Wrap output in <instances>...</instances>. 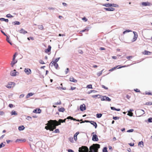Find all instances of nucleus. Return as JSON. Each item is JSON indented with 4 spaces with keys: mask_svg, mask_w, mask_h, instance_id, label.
I'll return each mask as SVG.
<instances>
[{
    "mask_svg": "<svg viewBox=\"0 0 152 152\" xmlns=\"http://www.w3.org/2000/svg\"><path fill=\"white\" fill-rule=\"evenodd\" d=\"M100 145L98 144H94L89 148V151L87 147L82 146L79 148V152H98Z\"/></svg>",
    "mask_w": 152,
    "mask_h": 152,
    "instance_id": "nucleus-1",
    "label": "nucleus"
},
{
    "mask_svg": "<svg viewBox=\"0 0 152 152\" xmlns=\"http://www.w3.org/2000/svg\"><path fill=\"white\" fill-rule=\"evenodd\" d=\"M49 126V130L53 131L54 129H56V126L60 125V124H58V121L56 120H50L48 121Z\"/></svg>",
    "mask_w": 152,
    "mask_h": 152,
    "instance_id": "nucleus-2",
    "label": "nucleus"
},
{
    "mask_svg": "<svg viewBox=\"0 0 152 152\" xmlns=\"http://www.w3.org/2000/svg\"><path fill=\"white\" fill-rule=\"evenodd\" d=\"M103 5L106 7H118V5L115 4H111L110 3H107Z\"/></svg>",
    "mask_w": 152,
    "mask_h": 152,
    "instance_id": "nucleus-3",
    "label": "nucleus"
},
{
    "mask_svg": "<svg viewBox=\"0 0 152 152\" xmlns=\"http://www.w3.org/2000/svg\"><path fill=\"white\" fill-rule=\"evenodd\" d=\"M15 83L13 82H10L6 86V87L8 88H11L15 86Z\"/></svg>",
    "mask_w": 152,
    "mask_h": 152,
    "instance_id": "nucleus-4",
    "label": "nucleus"
},
{
    "mask_svg": "<svg viewBox=\"0 0 152 152\" xmlns=\"http://www.w3.org/2000/svg\"><path fill=\"white\" fill-rule=\"evenodd\" d=\"M142 6H151L152 5V4L149 2L147 1L146 2H142Z\"/></svg>",
    "mask_w": 152,
    "mask_h": 152,
    "instance_id": "nucleus-5",
    "label": "nucleus"
},
{
    "mask_svg": "<svg viewBox=\"0 0 152 152\" xmlns=\"http://www.w3.org/2000/svg\"><path fill=\"white\" fill-rule=\"evenodd\" d=\"M133 33L134 34V36L132 40V42L135 41L138 37V35L136 32L133 31Z\"/></svg>",
    "mask_w": 152,
    "mask_h": 152,
    "instance_id": "nucleus-6",
    "label": "nucleus"
},
{
    "mask_svg": "<svg viewBox=\"0 0 152 152\" xmlns=\"http://www.w3.org/2000/svg\"><path fill=\"white\" fill-rule=\"evenodd\" d=\"M101 101H111V99L109 98L108 97H107L106 96H104L102 97V98H101Z\"/></svg>",
    "mask_w": 152,
    "mask_h": 152,
    "instance_id": "nucleus-7",
    "label": "nucleus"
},
{
    "mask_svg": "<svg viewBox=\"0 0 152 152\" xmlns=\"http://www.w3.org/2000/svg\"><path fill=\"white\" fill-rule=\"evenodd\" d=\"M25 73L27 75H28L31 73V70L28 68H25L24 70Z\"/></svg>",
    "mask_w": 152,
    "mask_h": 152,
    "instance_id": "nucleus-8",
    "label": "nucleus"
},
{
    "mask_svg": "<svg viewBox=\"0 0 152 152\" xmlns=\"http://www.w3.org/2000/svg\"><path fill=\"white\" fill-rule=\"evenodd\" d=\"M17 73L18 74V72L16 71L15 69H14L11 72L10 74L12 76H15L17 75Z\"/></svg>",
    "mask_w": 152,
    "mask_h": 152,
    "instance_id": "nucleus-9",
    "label": "nucleus"
},
{
    "mask_svg": "<svg viewBox=\"0 0 152 152\" xmlns=\"http://www.w3.org/2000/svg\"><path fill=\"white\" fill-rule=\"evenodd\" d=\"M80 110L83 111L86 109V107L85 105L83 104H81L80 106Z\"/></svg>",
    "mask_w": 152,
    "mask_h": 152,
    "instance_id": "nucleus-10",
    "label": "nucleus"
},
{
    "mask_svg": "<svg viewBox=\"0 0 152 152\" xmlns=\"http://www.w3.org/2000/svg\"><path fill=\"white\" fill-rule=\"evenodd\" d=\"M92 140L93 141H98L99 139L97 136L96 134H94L93 135Z\"/></svg>",
    "mask_w": 152,
    "mask_h": 152,
    "instance_id": "nucleus-11",
    "label": "nucleus"
},
{
    "mask_svg": "<svg viewBox=\"0 0 152 152\" xmlns=\"http://www.w3.org/2000/svg\"><path fill=\"white\" fill-rule=\"evenodd\" d=\"M89 122L92 125L94 126L95 128H96L97 127V125L96 123L94 121H90Z\"/></svg>",
    "mask_w": 152,
    "mask_h": 152,
    "instance_id": "nucleus-12",
    "label": "nucleus"
},
{
    "mask_svg": "<svg viewBox=\"0 0 152 152\" xmlns=\"http://www.w3.org/2000/svg\"><path fill=\"white\" fill-rule=\"evenodd\" d=\"M19 31L20 33L23 34H25L27 33V31H25L23 28H21V29Z\"/></svg>",
    "mask_w": 152,
    "mask_h": 152,
    "instance_id": "nucleus-13",
    "label": "nucleus"
},
{
    "mask_svg": "<svg viewBox=\"0 0 152 152\" xmlns=\"http://www.w3.org/2000/svg\"><path fill=\"white\" fill-rule=\"evenodd\" d=\"M41 112V110L39 108L35 109L33 111V113H40Z\"/></svg>",
    "mask_w": 152,
    "mask_h": 152,
    "instance_id": "nucleus-14",
    "label": "nucleus"
},
{
    "mask_svg": "<svg viewBox=\"0 0 152 152\" xmlns=\"http://www.w3.org/2000/svg\"><path fill=\"white\" fill-rule=\"evenodd\" d=\"M69 81L71 82H73L74 83H76L77 80L75 79L74 77H71L69 78Z\"/></svg>",
    "mask_w": 152,
    "mask_h": 152,
    "instance_id": "nucleus-15",
    "label": "nucleus"
},
{
    "mask_svg": "<svg viewBox=\"0 0 152 152\" xmlns=\"http://www.w3.org/2000/svg\"><path fill=\"white\" fill-rule=\"evenodd\" d=\"M67 119H71V120H73L74 121H79L80 120H77L75 118H73V117L69 116H68L67 118Z\"/></svg>",
    "mask_w": 152,
    "mask_h": 152,
    "instance_id": "nucleus-16",
    "label": "nucleus"
},
{
    "mask_svg": "<svg viewBox=\"0 0 152 152\" xmlns=\"http://www.w3.org/2000/svg\"><path fill=\"white\" fill-rule=\"evenodd\" d=\"M137 112L138 113H140L141 115H142L144 114L145 113L144 111L143 110L141 109H139L137 110Z\"/></svg>",
    "mask_w": 152,
    "mask_h": 152,
    "instance_id": "nucleus-17",
    "label": "nucleus"
},
{
    "mask_svg": "<svg viewBox=\"0 0 152 152\" xmlns=\"http://www.w3.org/2000/svg\"><path fill=\"white\" fill-rule=\"evenodd\" d=\"M107 11H113L115 9L111 7L108 8H104Z\"/></svg>",
    "mask_w": 152,
    "mask_h": 152,
    "instance_id": "nucleus-18",
    "label": "nucleus"
},
{
    "mask_svg": "<svg viewBox=\"0 0 152 152\" xmlns=\"http://www.w3.org/2000/svg\"><path fill=\"white\" fill-rule=\"evenodd\" d=\"M51 46L49 45L47 49L45 50V52L46 53H48L50 51L51 49Z\"/></svg>",
    "mask_w": 152,
    "mask_h": 152,
    "instance_id": "nucleus-19",
    "label": "nucleus"
},
{
    "mask_svg": "<svg viewBox=\"0 0 152 152\" xmlns=\"http://www.w3.org/2000/svg\"><path fill=\"white\" fill-rule=\"evenodd\" d=\"M17 62V61L16 60H13L11 63V65L12 67H13L14 65Z\"/></svg>",
    "mask_w": 152,
    "mask_h": 152,
    "instance_id": "nucleus-20",
    "label": "nucleus"
},
{
    "mask_svg": "<svg viewBox=\"0 0 152 152\" xmlns=\"http://www.w3.org/2000/svg\"><path fill=\"white\" fill-rule=\"evenodd\" d=\"M66 119H67V118L66 119H65L64 120L61 119H59L58 121V124H61V123L65 122Z\"/></svg>",
    "mask_w": 152,
    "mask_h": 152,
    "instance_id": "nucleus-21",
    "label": "nucleus"
},
{
    "mask_svg": "<svg viewBox=\"0 0 152 152\" xmlns=\"http://www.w3.org/2000/svg\"><path fill=\"white\" fill-rule=\"evenodd\" d=\"M79 134V132H77L74 135V139L75 141H76L77 140V136Z\"/></svg>",
    "mask_w": 152,
    "mask_h": 152,
    "instance_id": "nucleus-22",
    "label": "nucleus"
},
{
    "mask_svg": "<svg viewBox=\"0 0 152 152\" xmlns=\"http://www.w3.org/2000/svg\"><path fill=\"white\" fill-rule=\"evenodd\" d=\"M34 94H33L32 93H30L28 94L27 95L26 98H28L30 97V96H32Z\"/></svg>",
    "mask_w": 152,
    "mask_h": 152,
    "instance_id": "nucleus-23",
    "label": "nucleus"
},
{
    "mask_svg": "<svg viewBox=\"0 0 152 152\" xmlns=\"http://www.w3.org/2000/svg\"><path fill=\"white\" fill-rule=\"evenodd\" d=\"M25 129L24 127L23 126H21L18 127V130L19 131H22L24 130Z\"/></svg>",
    "mask_w": 152,
    "mask_h": 152,
    "instance_id": "nucleus-24",
    "label": "nucleus"
},
{
    "mask_svg": "<svg viewBox=\"0 0 152 152\" xmlns=\"http://www.w3.org/2000/svg\"><path fill=\"white\" fill-rule=\"evenodd\" d=\"M0 20L1 21H5L7 22L8 21V19H5L3 18H0Z\"/></svg>",
    "mask_w": 152,
    "mask_h": 152,
    "instance_id": "nucleus-25",
    "label": "nucleus"
},
{
    "mask_svg": "<svg viewBox=\"0 0 152 152\" xmlns=\"http://www.w3.org/2000/svg\"><path fill=\"white\" fill-rule=\"evenodd\" d=\"M52 64L54 66L56 69H58V64L57 63H52Z\"/></svg>",
    "mask_w": 152,
    "mask_h": 152,
    "instance_id": "nucleus-26",
    "label": "nucleus"
},
{
    "mask_svg": "<svg viewBox=\"0 0 152 152\" xmlns=\"http://www.w3.org/2000/svg\"><path fill=\"white\" fill-rule=\"evenodd\" d=\"M88 27H86L85 29L81 31H80V32L81 33V32H85V31H88Z\"/></svg>",
    "mask_w": 152,
    "mask_h": 152,
    "instance_id": "nucleus-27",
    "label": "nucleus"
},
{
    "mask_svg": "<svg viewBox=\"0 0 152 152\" xmlns=\"http://www.w3.org/2000/svg\"><path fill=\"white\" fill-rule=\"evenodd\" d=\"M143 54L145 55H148L149 53H151V52L149 51L145 50L143 52Z\"/></svg>",
    "mask_w": 152,
    "mask_h": 152,
    "instance_id": "nucleus-28",
    "label": "nucleus"
},
{
    "mask_svg": "<svg viewBox=\"0 0 152 152\" xmlns=\"http://www.w3.org/2000/svg\"><path fill=\"white\" fill-rule=\"evenodd\" d=\"M58 110L59 112H63L65 111V109L64 108L61 107L59 108Z\"/></svg>",
    "mask_w": 152,
    "mask_h": 152,
    "instance_id": "nucleus-29",
    "label": "nucleus"
},
{
    "mask_svg": "<svg viewBox=\"0 0 152 152\" xmlns=\"http://www.w3.org/2000/svg\"><path fill=\"white\" fill-rule=\"evenodd\" d=\"M17 115V113L14 110H12L11 112V115Z\"/></svg>",
    "mask_w": 152,
    "mask_h": 152,
    "instance_id": "nucleus-30",
    "label": "nucleus"
},
{
    "mask_svg": "<svg viewBox=\"0 0 152 152\" xmlns=\"http://www.w3.org/2000/svg\"><path fill=\"white\" fill-rule=\"evenodd\" d=\"M102 114L101 113H98L96 114V116L97 118H101L102 116Z\"/></svg>",
    "mask_w": 152,
    "mask_h": 152,
    "instance_id": "nucleus-31",
    "label": "nucleus"
},
{
    "mask_svg": "<svg viewBox=\"0 0 152 152\" xmlns=\"http://www.w3.org/2000/svg\"><path fill=\"white\" fill-rule=\"evenodd\" d=\"M61 104V102L60 101H59V102H55L53 103L54 105H60Z\"/></svg>",
    "mask_w": 152,
    "mask_h": 152,
    "instance_id": "nucleus-32",
    "label": "nucleus"
},
{
    "mask_svg": "<svg viewBox=\"0 0 152 152\" xmlns=\"http://www.w3.org/2000/svg\"><path fill=\"white\" fill-rule=\"evenodd\" d=\"M103 71V69L102 70L101 72H98L97 73V75L98 76H99L100 75H101L102 74V72Z\"/></svg>",
    "mask_w": 152,
    "mask_h": 152,
    "instance_id": "nucleus-33",
    "label": "nucleus"
},
{
    "mask_svg": "<svg viewBox=\"0 0 152 152\" xmlns=\"http://www.w3.org/2000/svg\"><path fill=\"white\" fill-rule=\"evenodd\" d=\"M92 97L94 98H96L97 97H98V98H99L100 97V95H93L92 96Z\"/></svg>",
    "mask_w": 152,
    "mask_h": 152,
    "instance_id": "nucleus-34",
    "label": "nucleus"
},
{
    "mask_svg": "<svg viewBox=\"0 0 152 152\" xmlns=\"http://www.w3.org/2000/svg\"><path fill=\"white\" fill-rule=\"evenodd\" d=\"M38 27L39 29L43 30V26L42 25H38Z\"/></svg>",
    "mask_w": 152,
    "mask_h": 152,
    "instance_id": "nucleus-35",
    "label": "nucleus"
},
{
    "mask_svg": "<svg viewBox=\"0 0 152 152\" xmlns=\"http://www.w3.org/2000/svg\"><path fill=\"white\" fill-rule=\"evenodd\" d=\"M102 151L103 152H107V148L106 147L104 148L102 150Z\"/></svg>",
    "mask_w": 152,
    "mask_h": 152,
    "instance_id": "nucleus-36",
    "label": "nucleus"
},
{
    "mask_svg": "<svg viewBox=\"0 0 152 152\" xmlns=\"http://www.w3.org/2000/svg\"><path fill=\"white\" fill-rule=\"evenodd\" d=\"M69 140L71 142H74L73 138L72 137L69 138Z\"/></svg>",
    "mask_w": 152,
    "mask_h": 152,
    "instance_id": "nucleus-37",
    "label": "nucleus"
},
{
    "mask_svg": "<svg viewBox=\"0 0 152 152\" xmlns=\"http://www.w3.org/2000/svg\"><path fill=\"white\" fill-rule=\"evenodd\" d=\"M60 57L58 58H56L55 60L53 62V63H57V62L58 61L59 59L60 58Z\"/></svg>",
    "mask_w": 152,
    "mask_h": 152,
    "instance_id": "nucleus-38",
    "label": "nucleus"
},
{
    "mask_svg": "<svg viewBox=\"0 0 152 152\" xmlns=\"http://www.w3.org/2000/svg\"><path fill=\"white\" fill-rule=\"evenodd\" d=\"M69 69L68 68H67L65 71V72L66 74H67L69 72Z\"/></svg>",
    "mask_w": 152,
    "mask_h": 152,
    "instance_id": "nucleus-39",
    "label": "nucleus"
},
{
    "mask_svg": "<svg viewBox=\"0 0 152 152\" xmlns=\"http://www.w3.org/2000/svg\"><path fill=\"white\" fill-rule=\"evenodd\" d=\"M86 88H92V85L91 84L87 85L86 86Z\"/></svg>",
    "mask_w": 152,
    "mask_h": 152,
    "instance_id": "nucleus-40",
    "label": "nucleus"
},
{
    "mask_svg": "<svg viewBox=\"0 0 152 152\" xmlns=\"http://www.w3.org/2000/svg\"><path fill=\"white\" fill-rule=\"evenodd\" d=\"M128 113L127 114V115L129 116H132L133 115V113H131L129 112H128Z\"/></svg>",
    "mask_w": 152,
    "mask_h": 152,
    "instance_id": "nucleus-41",
    "label": "nucleus"
},
{
    "mask_svg": "<svg viewBox=\"0 0 152 152\" xmlns=\"http://www.w3.org/2000/svg\"><path fill=\"white\" fill-rule=\"evenodd\" d=\"M132 31H131V30H125V31H124L123 32V34H125L126 33H127V32H131Z\"/></svg>",
    "mask_w": 152,
    "mask_h": 152,
    "instance_id": "nucleus-42",
    "label": "nucleus"
},
{
    "mask_svg": "<svg viewBox=\"0 0 152 152\" xmlns=\"http://www.w3.org/2000/svg\"><path fill=\"white\" fill-rule=\"evenodd\" d=\"M49 124H48H48H46V125H47V126H45V128L47 130H49Z\"/></svg>",
    "mask_w": 152,
    "mask_h": 152,
    "instance_id": "nucleus-43",
    "label": "nucleus"
},
{
    "mask_svg": "<svg viewBox=\"0 0 152 152\" xmlns=\"http://www.w3.org/2000/svg\"><path fill=\"white\" fill-rule=\"evenodd\" d=\"M6 17L8 18L12 17L13 16L11 15L10 14H8L6 15Z\"/></svg>",
    "mask_w": 152,
    "mask_h": 152,
    "instance_id": "nucleus-44",
    "label": "nucleus"
},
{
    "mask_svg": "<svg viewBox=\"0 0 152 152\" xmlns=\"http://www.w3.org/2000/svg\"><path fill=\"white\" fill-rule=\"evenodd\" d=\"M148 121L149 122H152V118H149L148 119Z\"/></svg>",
    "mask_w": 152,
    "mask_h": 152,
    "instance_id": "nucleus-45",
    "label": "nucleus"
},
{
    "mask_svg": "<svg viewBox=\"0 0 152 152\" xmlns=\"http://www.w3.org/2000/svg\"><path fill=\"white\" fill-rule=\"evenodd\" d=\"M119 118L118 117H113V119L115 120H118Z\"/></svg>",
    "mask_w": 152,
    "mask_h": 152,
    "instance_id": "nucleus-46",
    "label": "nucleus"
},
{
    "mask_svg": "<svg viewBox=\"0 0 152 152\" xmlns=\"http://www.w3.org/2000/svg\"><path fill=\"white\" fill-rule=\"evenodd\" d=\"M143 142L142 141L138 143V145H140L141 144H142V146H141V147H142L143 146Z\"/></svg>",
    "mask_w": 152,
    "mask_h": 152,
    "instance_id": "nucleus-47",
    "label": "nucleus"
},
{
    "mask_svg": "<svg viewBox=\"0 0 152 152\" xmlns=\"http://www.w3.org/2000/svg\"><path fill=\"white\" fill-rule=\"evenodd\" d=\"M134 131V129H129V130H127V132H133Z\"/></svg>",
    "mask_w": 152,
    "mask_h": 152,
    "instance_id": "nucleus-48",
    "label": "nucleus"
},
{
    "mask_svg": "<svg viewBox=\"0 0 152 152\" xmlns=\"http://www.w3.org/2000/svg\"><path fill=\"white\" fill-rule=\"evenodd\" d=\"M7 38H6V40L8 42L9 41H10V39H9V37H8L7 35L6 36Z\"/></svg>",
    "mask_w": 152,
    "mask_h": 152,
    "instance_id": "nucleus-49",
    "label": "nucleus"
},
{
    "mask_svg": "<svg viewBox=\"0 0 152 152\" xmlns=\"http://www.w3.org/2000/svg\"><path fill=\"white\" fill-rule=\"evenodd\" d=\"M146 104L147 105H151L152 104V102H147L146 103Z\"/></svg>",
    "mask_w": 152,
    "mask_h": 152,
    "instance_id": "nucleus-50",
    "label": "nucleus"
},
{
    "mask_svg": "<svg viewBox=\"0 0 152 152\" xmlns=\"http://www.w3.org/2000/svg\"><path fill=\"white\" fill-rule=\"evenodd\" d=\"M117 66L112 68V69H110L109 70V71H113L115 69L117 68Z\"/></svg>",
    "mask_w": 152,
    "mask_h": 152,
    "instance_id": "nucleus-51",
    "label": "nucleus"
},
{
    "mask_svg": "<svg viewBox=\"0 0 152 152\" xmlns=\"http://www.w3.org/2000/svg\"><path fill=\"white\" fill-rule=\"evenodd\" d=\"M145 94H148V95H152V93L151 92H148V91L145 92Z\"/></svg>",
    "mask_w": 152,
    "mask_h": 152,
    "instance_id": "nucleus-52",
    "label": "nucleus"
},
{
    "mask_svg": "<svg viewBox=\"0 0 152 152\" xmlns=\"http://www.w3.org/2000/svg\"><path fill=\"white\" fill-rule=\"evenodd\" d=\"M4 146H5V145L3 143H1L0 144V148H2V147H4Z\"/></svg>",
    "mask_w": 152,
    "mask_h": 152,
    "instance_id": "nucleus-53",
    "label": "nucleus"
},
{
    "mask_svg": "<svg viewBox=\"0 0 152 152\" xmlns=\"http://www.w3.org/2000/svg\"><path fill=\"white\" fill-rule=\"evenodd\" d=\"M39 62L41 64H45L43 61L42 60H40L39 61Z\"/></svg>",
    "mask_w": 152,
    "mask_h": 152,
    "instance_id": "nucleus-54",
    "label": "nucleus"
},
{
    "mask_svg": "<svg viewBox=\"0 0 152 152\" xmlns=\"http://www.w3.org/2000/svg\"><path fill=\"white\" fill-rule=\"evenodd\" d=\"M58 89H61H61H62V90H65L66 89V88L65 87H59L58 88Z\"/></svg>",
    "mask_w": 152,
    "mask_h": 152,
    "instance_id": "nucleus-55",
    "label": "nucleus"
},
{
    "mask_svg": "<svg viewBox=\"0 0 152 152\" xmlns=\"http://www.w3.org/2000/svg\"><path fill=\"white\" fill-rule=\"evenodd\" d=\"M54 132H55V133H59V129H56Z\"/></svg>",
    "mask_w": 152,
    "mask_h": 152,
    "instance_id": "nucleus-56",
    "label": "nucleus"
},
{
    "mask_svg": "<svg viewBox=\"0 0 152 152\" xmlns=\"http://www.w3.org/2000/svg\"><path fill=\"white\" fill-rule=\"evenodd\" d=\"M14 23H15V24L16 25H19L20 24V22L18 21H15Z\"/></svg>",
    "mask_w": 152,
    "mask_h": 152,
    "instance_id": "nucleus-57",
    "label": "nucleus"
},
{
    "mask_svg": "<svg viewBox=\"0 0 152 152\" xmlns=\"http://www.w3.org/2000/svg\"><path fill=\"white\" fill-rule=\"evenodd\" d=\"M16 53H15V54L13 56V60H15V59L16 58Z\"/></svg>",
    "mask_w": 152,
    "mask_h": 152,
    "instance_id": "nucleus-58",
    "label": "nucleus"
},
{
    "mask_svg": "<svg viewBox=\"0 0 152 152\" xmlns=\"http://www.w3.org/2000/svg\"><path fill=\"white\" fill-rule=\"evenodd\" d=\"M24 96V95L23 94H22L20 95L19 98H20L23 97Z\"/></svg>",
    "mask_w": 152,
    "mask_h": 152,
    "instance_id": "nucleus-59",
    "label": "nucleus"
},
{
    "mask_svg": "<svg viewBox=\"0 0 152 152\" xmlns=\"http://www.w3.org/2000/svg\"><path fill=\"white\" fill-rule=\"evenodd\" d=\"M126 58L128 59H129L130 58H132V57L131 56H128L126 57Z\"/></svg>",
    "mask_w": 152,
    "mask_h": 152,
    "instance_id": "nucleus-60",
    "label": "nucleus"
},
{
    "mask_svg": "<svg viewBox=\"0 0 152 152\" xmlns=\"http://www.w3.org/2000/svg\"><path fill=\"white\" fill-rule=\"evenodd\" d=\"M134 91L137 92H140V91L138 89H134Z\"/></svg>",
    "mask_w": 152,
    "mask_h": 152,
    "instance_id": "nucleus-61",
    "label": "nucleus"
},
{
    "mask_svg": "<svg viewBox=\"0 0 152 152\" xmlns=\"http://www.w3.org/2000/svg\"><path fill=\"white\" fill-rule=\"evenodd\" d=\"M62 4L64 6H65V7H66L67 5V4L65 3H64V2H63L62 3Z\"/></svg>",
    "mask_w": 152,
    "mask_h": 152,
    "instance_id": "nucleus-62",
    "label": "nucleus"
},
{
    "mask_svg": "<svg viewBox=\"0 0 152 152\" xmlns=\"http://www.w3.org/2000/svg\"><path fill=\"white\" fill-rule=\"evenodd\" d=\"M13 105L12 104H9V107H10V108H12V107H13Z\"/></svg>",
    "mask_w": 152,
    "mask_h": 152,
    "instance_id": "nucleus-63",
    "label": "nucleus"
},
{
    "mask_svg": "<svg viewBox=\"0 0 152 152\" xmlns=\"http://www.w3.org/2000/svg\"><path fill=\"white\" fill-rule=\"evenodd\" d=\"M68 152H74V151L71 149H68Z\"/></svg>",
    "mask_w": 152,
    "mask_h": 152,
    "instance_id": "nucleus-64",
    "label": "nucleus"
}]
</instances>
